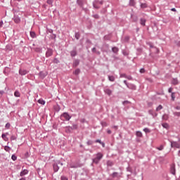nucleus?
I'll list each match as a JSON object with an SVG mask.
<instances>
[{
  "instance_id": "nucleus-1",
  "label": "nucleus",
  "mask_w": 180,
  "mask_h": 180,
  "mask_svg": "<svg viewBox=\"0 0 180 180\" xmlns=\"http://www.w3.org/2000/svg\"><path fill=\"white\" fill-rule=\"evenodd\" d=\"M29 72L25 69H20L19 74L20 75H26Z\"/></svg>"
},
{
  "instance_id": "nucleus-2",
  "label": "nucleus",
  "mask_w": 180,
  "mask_h": 180,
  "mask_svg": "<svg viewBox=\"0 0 180 180\" xmlns=\"http://www.w3.org/2000/svg\"><path fill=\"white\" fill-rule=\"evenodd\" d=\"M61 117H64V119H65V120H70V119H71V117H70V115H68V113L65 112L61 115Z\"/></svg>"
},
{
  "instance_id": "nucleus-3",
  "label": "nucleus",
  "mask_w": 180,
  "mask_h": 180,
  "mask_svg": "<svg viewBox=\"0 0 180 180\" xmlns=\"http://www.w3.org/2000/svg\"><path fill=\"white\" fill-rule=\"evenodd\" d=\"M29 174L28 169H24L20 173V176H25V175H27Z\"/></svg>"
},
{
  "instance_id": "nucleus-4",
  "label": "nucleus",
  "mask_w": 180,
  "mask_h": 180,
  "mask_svg": "<svg viewBox=\"0 0 180 180\" xmlns=\"http://www.w3.org/2000/svg\"><path fill=\"white\" fill-rule=\"evenodd\" d=\"M172 147H175L176 148H180V145L177 142L173 141L171 143Z\"/></svg>"
},
{
  "instance_id": "nucleus-5",
  "label": "nucleus",
  "mask_w": 180,
  "mask_h": 180,
  "mask_svg": "<svg viewBox=\"0 0 180 180\" xmlns=\"http://www.w3.org/2000/svg\"><path fill=\"white\" fill-rule=\"evenodd\" d=\"M170 172H171V174H172L173 175H175V165L173 164L171 165Z\"/></svg>"
},
{
  "instance_id": "nucleus-6",
  "label": "nucleus",
  "mask_w": 180,
  "mask_h": 180,
  "mask_svg": "<svg viewBox=\"0 0 180 180\" xmlns=\"http://www.w3.org/2000/svg\"><path fill=\"white\" fill-rule=\"evenodd\" d=\"M46 57H51V56H53V50L52 49H48V51L46 53Z\"/></svg>"
},
{
  "instance_id": "nucleus-7",
  "label": "nucleus",
  "mask_w": 180,
  "mask_h": 180,
  "mask_svg": "<svg viewBox=\"0 0 180 180\" xmlns=\"http://www.w3.org/2000/svg\"><path fill=\"white\" fill-rule=\"evenodd\" d=\"M58 169H60V168L58 167V165H57V164H54L53 165V171L55 172H57L58 171Z\"/></svg>"
},
{
  "instance_id": "nucleus-8",
  "label": "nucleus",
  "mask_w": 180,
  "mask_h": 180,
  "mask_svg": "<svg viewBox=\"0 0 180 180\" xmlns=\"http://www.w3.org/2000/svg\"><path fill=\"white\" fill-rule=\"evenodd\" d=\"M38 103H39L40 105H45L46 104V101H44V100L40 98L37 101Z\"/></svg>"
},
{
  "instance_id": "nucleus-9",
  "label": "nucleus",
  "mask_w": 180,
  "mask_h": 180,
  "mask_svg": "<svg viewBox=\"0 0 180 180\" xmlns=\"http://www.w3.org/2000/svg\"><path fill=\"white\" fill-rule=\"evenodd\" d=\"M1 137L4 140V141H8L9 140V139L8 137H6V134H3L1 135Z\"/></svg>"
},
{
  "instance_id": "nucleus-10",
  "label": "nucleus",
  "mask_w": 180,
  "mask_h": 180,
  "mask_svg": "<svg viewBox=\"0 0 180 180\" xmlns=\"http://www.w3.org/2000/svg\"><path fill=\"white\" fill-rule=\"evenodd\" d=\"M136 136L137 137H143V134L141 133V131H137L136 133Z\"/></svg>"
},
{
  "instance_id": "nucleus-11",
  "label": "nucleus",
  "mask_w": 180,
  "mask_h": 180,
  "mask_svg": "<svg viewBox=\"0 0 180 180\" xmlns=\"http://www.w3.org/2000/svg\"><path fill=\"white\" fill-rule=\"evenodd\" d=\"M127 88H129V89H136V86L134 84H128Z\"/></svg>"
},
{
  "instance_id": "nucleus-12",
  "label": "nucleus",
  "mask_w": 180,
  "mask_h": 180,
  "mask_svg": "<svg viewBox=\"0 0 180 180\" xmlns=\"http://www.w3.org/2000/svg\"><path fill=\"white\" fill-rule=\"evenodd\" d=\"M112 50L115 53L119 52V48H117L116 46L112 47Z\"/></svg>"
},
{
  "instance_id": "nucleus-13",
  "label": "nucleus",
  "mask_w": 180,
  "mask_h": 180,
  "mask_svg": "<svg viewBox=\"0 0 180 180\" xmlns=\"http://www.w3.org/2000/svg\"><path fill=\"white\" fill-rule=\"evenodd\" d=\"M102 157H103V155H102V153H98L96 158L99 160H102Z\"/></svg>"
},
{
  "instance_id": "nucleus-14",
  "label": "nucleus",
  "mask_w": 180,
  "mask_h": 180,
  "mask_svg": "<svg viewBox=\"0 0 180 180\" xmlns=\"http://www.w3.org/2000/svg\"><path fill=\"white\" fill-rule=\"evenodd\" d=\"M105 94H107V95H112V91L109 89H106L105 90Z\"/></svg>"
},
{
  "instance_id": "nucleus-15",
  "label": "nucleus",
  "mask_w": 180,
  "mask_h": 180,
  "mask_svg": "<svg viewBox=\"0 0 180 180\" xmlns=\"http://www.w3.org/2000/svg\"><path fill=\"white\" fill-rule=\"evenodd\" d=\"M129 5L130 6H134V5H136V1L134 0H130Z\"/></svg>"
},
{
  "instance_id": "nucleus-16",
  "label": "nucleus",
  "mask_w": 180,
  "mask_h": 180,
  "mask_svg": "<svg viewBox=\"0 0 180 180\" xmlns=\"http://www.w3.org/2000/svg\"><path fill=\"white\" fill-rule=\"evenodd\" d=\"M70 55L72 56V57H75V56H77V51H72L70 52Z\"/></svg>"
},
{
  "instance_id": "nucleus-17",
  "label": "nucleus",
  "mask_w": 180,
  "mask_h": 180,
  "mask_svg": "<svg viewBox=\"0 0 180 180\" xmlns=\"http://www.w3.org/2000/svg\"><path fill=\"white\" fill-rule=\"evenodd\" d=\"M14 96H15L16 98H19V96H20V93L18 91H15Z\"/></svg>"
},
{
  "instance_id": "nucleus-18",
  "label": "nucleus",
  "mask_w": 180,
  "mask_h": 180,
  "mask_svg": "<svg viewBox=\"0 0 180 180\" xmlns=\"http://www.w3.org/2000/svg\"><path fill=\"white\" fill-rule=\"evenodd\" d=\"M141 25L142 26H146V20L141 18Z\"/></svg>"
},
{
  "instance_id": "nucleus-19",
  "label": "nucleus",
  "mask_w": 180,
  "mask_h": 180,
  "mask_svg": "<svg viewBox=\"0 0 180 180\" xmlns=\"http://www.w3.org/2000/svg\"><path fill=\"white\" fill-rule=\"evenodd\" d=\"M162 126V127H164V129H168L169 127V126L167 123H163Z\"/></svg>"
},
{
  "instance_id": "nucleus-20",
  "label": "nucleus",
  "mask_w": 180,
  "mask_h": 180,
  "mask_svg": "<svg viewBox=\"0 0 180 180\" xmlns=\"http://www.w3.org/2000/svg\"><path fill=\"white\" fill-rule=\"evenodd\" d=\"M14 22H15V23H19V22H20V18H14Z\"/></svg>"
},
{
  "instance_id": "nucleus-21",
  "label": "nucleus",
  "mask_w": 180,
  "mask_h": 180,
  "mask_svg": "<svg viewBox=\"0 0 180 180\" xmlns=\"http://www.w3.org/2000/svg\"><path fill=\"white\" fill-rule=\"evenodd\" d=\"M30 36L32 37V39H34V37H36V33H34V32H31Z\"/></svg>"
},
{
  "instance_id": "nucleus-22",
  "label": "nucleus",
  "mask_w": 180,
  "mask_h": 180,
  "mask_svg": "<svg viewBox=\"0 0 180 180\" xmlns=\"http://www.w3.org/2000/svg\"><path fill=\"white\" fill-rule=\"evenodd\" d=\"M168 115L167 114H165L163 116H162V119L163 120H168Z\"/></svg>"
},
{
  "instance_id": "nucleus-23",
  "label": "nucleus",
  "mask_w": 180,
  "mask_h": 180,
  "mask_svg": "<svg viewBox=\"0 0 180 180\" xmlns=\"http://www.w3.org/2000/svg\"><path fill=\"white\" fill-rule=\"evenodd\" d=\"M108 79L110 81H111V82H113V81H115V77L113 76H109Z\"/></svg>"
},
{
  "instance_id": "nucleus-24",
  "label": "nucleus",
  "mask_w": 180,
  "mask_h": 180,
  "mask_svg": "<svg viewBox=\"0 0 180 180\" xmlns=\"http://www.w3.org/2000/svg\"><path fill=\"white\" fill-rule=\"evenodd\" d=\"M34 51H37V53H41V48H35Z\"/></svg>"
},
{
  "instance_id": "nucleus-25",
  "label": "nucleus",
  "mask_w": 180,
  "mask_h": 180,
  "mask_svg": "<svg viewBox=\"0 0 180 180\" xmlns=\"http://www.w3.org/2000/svg\"><path fill=\"white\" fill-rule=\"evenodd\" d=\"M157 150H159V151H162V150H164V146L161 145L160 147L157 148Z\"/></svg>"
},
{
  "instance_id": "nucleus-26",
  "label": "nucleus",
  "mask_w": 180,
  "mask_h": 180,
  "mask_svg": "<svg viewBox=\"0 0 180 180\" xmlns=\"http://www.w3.org/2000/svg\"><path fill=\"white\" fill-rule=\"evenodd\" d=\"M80 70L79 69H77L75 72H74V75H78V74H79Z\"/></svg>"
},
{
  "instance_id": "nucleus-27",
  "label": "nucleus",
  "mask_w": 180,
  "mask_h": 180,
  "mask_svg": "<svg viewBox=\"0 0 180 180\" xmlns=\"http://www.w3.org/2000/svg\"><path fill=\"white\" fill-rule=\"evenodd\" d=\"M141 8H142L143 9H144L145 8H147V4H141Z\"/></svg>"
},
{
  "instance_id": "nucleus-28",
  "label": "nucleus",
  "mask_w": 180,
  "mask_h": 180,
  "mask_svg": "<svg viewBox=\"0 0 180 180\" xmlns=\"http://www.w3.org/2000/svg\"><path fill=\"white\" fill-rule=\"evenodd\" d=\"M5 151H11V147L9 146H5L4 147Z\"/></svg>"
},
{
  "instance_id": "nucleus-29",
  "label": "nucleus",
  "mask_w": 180,
  "mask_h": 180,
  "mask_svg": "<svg viewBox=\"0 0 180 180\" xmlns=\"http://www.w3.org/2000/svg\"><path fill=\"white\" fill-rule=\"evenodd\" d=\"M39 75L41 78H44V77H46V75H47L46 74H44L42 72H41L39 73Z\"/></svg>"
},
{
  "instance_id": "nucleus-30",
  "label": "nucleus",
  "mask_w": 180,
  "mask_h": 180,
  "mask_svg": "<svg viewBox=\"0 0 180 180\" xmlns=\"http://www.w3.org/2000/svg\"><path fill=\"white\" fill-rule=\"evenodd\" d=\"M161 109H162V105H160L157 108H156V110L157 112L161 110Z\"/></svg>"
},
{
  "instance_id": "nucleus-31",
  "label": "nucleus",
  "mask_w": 180,
  "mask_h": 180,
  "mask_svg": "<svg viewBox=\"0 0 180 180\" xmlns=\"http://www.w3.org/2000/svg\"><path fill=\"white\" fill-rule=\"evenodd\" d=\"M46 2L49 5H53V0H47Z\"/></svg>"
},
{
  "instance_id": "nucleus-32",
  "label": "nucleus",
  "mask_w": 180,
  "mask_h": 180,
  "mask_svg": "<svg viewBox=\"0 0 180 180\" xmlns=\"http://www.w3.org/2000/svg\"><path fill=\"white\" fill-rule=\"evenodd\" d=\"M120 78H127V75H126V74H121Z\"/></svg>"
},
{
  "instance_id": "nucleus-33",
  "label": "nucleus",
  "mask_w": 180,
  "mask_h": 180,
  "mask_svg": "<svg viewBox=\"0 0 180 180\" xmlns=\"http://www.w3.org/2000/svg\"><path fill=\"white\" fill-rule=\"evenodd\" d=\"M172 100L175 101V93H172Z\"/></svg>"
},
{
  "instance_id": "nucleus-34",
  "label": "nucleus",
  "mask_w": 180,
  "mask_h": 180,
  "mask_svg": "<svg viewBox=\"0 0 180 180\" xmlns=\"http://www.w3.org/2000/svg\"><path fill=\"white\" fill-rule=\"evenodd\" d=\"M99 159H97L96 158L94 159V162H95V164H98V162H99Z\"/></svg>"
},
{
  "instance_id": "nucleus-35",
  "label": "nucleus",
  "mask_w": 180,
  "mask_h": 180,
  "mask_svg": "<svg viewBox=\"0 0 180 180\" xmlns=\"http://www.w3.org/2000/svg\"><path fill=\"white\" fill-rule=\"evenodd\" d=\"M143 131H145V133H150V129L148 128H145L143 129Z\"/></svg>"
},
{
  "instance_id": "nucleus-36",
  "label": "nucleus",
  "mask_w": 180,
  "mask_h": 180,
  "mask_svg": "<svg viewBox=\"0 0 180 180\" xmlns=\"http://www.w3.org/2000/svg\"><path fill=\"white\" fill-rule=\"evenodd\" d=\"M172 83L174 84V85H177L178 84V79H174Z\"/></svg>"
},
{
  "instance_id": "nucleus-37",
  "label": "nucleus",
  "mask_w": 180,
  "mask_h": 180,
  "mask_svg": "<svg viewBox=\"0 0 180 180\" xmlns=\"http://www.w3.org/2000/svg\"><path fill=\"white\" fill-rule=\"evenodd\" d=\"M101 124L103 127H106L108 126V123L103 122H101Z\"/></svg>"
},
{
  "instance_id": "nucleus-38",
  "label": "nucleus",
  "mask_w": 180,
  "mask_h": 180,
  "mask_svg": "<svg viewBox=\"0 0 180 180\" xmlns=\"http://www.w3.org/2000/svg\"><path fill=\"white\" fill-rule=\"evenodd\" d=\"M11 158H12L13 161H16L17 158H16V156L15 155H13L11 156Z\"/></svg>"
},
{
  "instance_id": "nucleus-39",
  "label": "nucleus",
  "mask_w": 180,
  "mask_h": 180,
  "mask_svg": "<svg viewBox=\"0 0 180 180\" xmlns=\"http://www.w3.org/2000/svg\"><path fill=\"white\" fill-rule=\"evenodd\" d=\"M75 38L77 39V40H78L79 39V33L75 34Z\"/></svg>"
},
{
  "instance_id": "nucleus-40",
  "label": "nucleus",
  "mask_w": 180,
  "mask_h": 180,
  "mask_svg": "<svg viewBox=\"0 0 180 180\" xmlns=\"http://www.w3.org/2000/svg\"><path fill=\"white\" fill-rule=\"evenodd\" d=\"M140 72H141V74H144L146 72V70H144V68H141L140 70Z\"/></svg>"
},
{
  "instance_id": "nucleus-41",
  "label": "nucleus",
  "mask_w": 180,
  "mask_h": 180,
  "mask_svg": "<svg viewBox=\"0 0 180 180\" xmlns=\"http://www.w3.org/2000/svg\"><path fill=\"white\" fill-rule=\"evenodd\" d=\"M174 116H180V112H174Z\"/></svg>"
},
{
  "instance_id": "nucleus-42",
  "label": "nucleus",
  "mask_w": 180,
  "mask_h": 180,
  "mask_svg": "<svg viewBox=\"0 0 180 180\" xmlns=\"http://www.w3.org/2000/svg\"><path fill=\"white\" fill-rule=\"evenodd\" d=\"M112 176H113V178H116V176H117V172H114L112 174Z\"/></svg>"
},
{
  "instance_id": "nucleus-43",
  "label": "nucleus",
  "mask_w": 180,
  "mask_h": 180,
  "mask_svg": "<svg viewBox=\"0 0 180 180\" xmlns=\"http://www.w3.org/2000/svg\"><path fill=\"white\" fill-rule=\"evenodd\" d=\"M9 127H11V124L7 123V124H6V129H9Z\"/></svg>"
},
{
  "instance_id": "nucleus-44",
  "label": "nucleus",
  "mask_w": 180,
  "mask_h": 180,
  "mask_svg": "<svg viewBox=\"0 0 180 180\" xmlns=\"http://www.w3.org/2000/svg\"><path fill=\"white\" fill-rule=\"evenodd\" d=\"M93 16H94V18H95V19L99 18V15L98 14L94 15Z\"/></svg>"
},
{
  "instance_id": "nucleus-45",
  "label": "nucleus",
  "mask_w": 180,
  "mask_h": 180,
  "mask_svg": "<svg viewBox=\"0 0 180 180\" xmlns=\"http://www.w3.org/2000/svg\"><path fill=\"white\" fill-rule=\"evenodd\" d=\"M16 139V136H11V140H15Z\"/></svg>"
},
{
  "instance_id": "nucleus-46",
  "label": "nucleus",
  "mask_w": 180,
  "mask_h": 180,
  "mask_svg": "<svg viewBox=\"0 0 180 180\" xmlns=\"http://www.w3.org/2000/svg\"><path fill=\"white\" fill-rule=\"evenodd\" d=\"M61 180H68V179L65 176H61Z\"/></svg>"
},
{
  "instance_id": "nucleus-47",
  "label": "nucleus",
  "mask_w": 180,
  "mask_h": 180,
  "mask_svg": "<svg viewBox=\"0 0 180 180\" xmlns=\"http://www.w3.org/2000/svg\"><path fill=\"white\" fill-rule=\"evenodd\" d=\"M96 143H99L100 144H102V142H101V140H99V139H97V140L96 141Z\"/></svg>"
},
{
  "instance_id": "nucleus-48",
  "label": "nucleus",
  "mask_w": 180,
  "mask_h": 180,
  "mask_svg": "<svg viewBox=\"0 0 180 180\" xmlns=\"http://www.w3.org/2000/svg\"><path fill=\"white\" fill-rule=\"evenodd\" d=\"M107 133L108 134H112V131H110V129H108Z\"/></svg>"
},
{
  "instance_id": "nucleus-49",
  "label": "nucleus",
  "mask_w": 180,
  "mask_h": 180,
  "mask_svg": "<svg viewBox=\"0 0 180 180\" xmlns=\"http://www.w3.org/2000/svg\"><path fill=\"white\" fill-rule=\"evenodd\" d=\"M124 56H129V53L126 51H123Z\"/></svg>"
},
{
  "instance_id": "nucleus-50",
  "label": "nucleus",
  "mask_w": 180,
  "mask_h": 180,
  "mask_svg": "<svg viewBox=\"0 0 180 180\" xmlns=\"http://www.w3.org/2000/svg\"><path fill=\"white\" fill-rule=\"evenodd\" d=\"M172 12H176V9L175 8H173L171 9Z\"/></svg>"
},
{
  "instance_id": "nucleus-51",
  "label": "nucleus",
  "mask_w": 180,
  "mask_h": 180,
  "mask_svg": "<svg viewBox=\"0 0 180 180\" xmlns=\"http://www.w3.org/2000/svg\"><path fill=\"white\" fill-rule=\"evenodd\" d=\"M168 91L169 92V94H171V92H172V88L170 87V88L169 89Z\"/></svg>"
},
{
  "instance_id": "nucleus-52",
  "label": "nucleus",
  "mask_w": 180,
  "mask_h": 180,
  "mask_svg": "<svg viewBox=\"0 0 180 180\" xmlns=\"http://www.w3.org/2000/svg\"><path fill=\"white\" fill-rule=\"evenodd\" d=\"M92 51H93L94 53H95V52L96 51V48H93V49H92Z\"/></svg>"
},
{
  "instance_id": "nucleus-53",
  "label": "nucleus",
  "mask_w": 180,
  "mask_h": 180,
  "mask_svg": "<svg viewBox=\"0 0 180 180\" xmlns=\"http://www.w3.org/2000/svg\"><path fill=\"white\" fill-rule=\"evenodd\" d=\"M4 25V22H0V27H2V25Z\"/></svg>"
},
{
  "instance_id": "nucleus-54",
  "label": "nucleus",
  "mask_w": 180,
  "mask_h": 180,
  "mask_svg": "<svg viewBox=\"0 0 180 180\" xmlns=\"http://www.w3.org/2000/svg\"><path fill=\"white\" fill-rule=\"evenodd\" d=\"M124 84H125V85H127H127H129V84H127V81H126V80L124 81Z\"/></svg>"
},
{
  "instance_id": "nucleus-55",
  "label": "nucleus",
  "mask_w": 180,
  "mask_h": 180,
  "mask_svg": "<svg viewBox=\"0 0 180 180\" xmlns=\"http://www.w3.org/2000/svg\"><path fill=\"white\" fill-rule=\"evenodd\" d=\"M126 78H127V79H131V77H130V76H127V77Z\"/></svg>"
},
{
  "instance_id": "nucleus-56",
  "label": "nucleus",
  "mask_w": 180,
  "mask_h": 180,
  "mask_svg": "<svg viewBox=\"0 0 180 180\" xmlns=\"http://www.w3.org/2000/svg\"><path fill=\"white\" fill-rule=\"evenodd\" d=\"M176 109H177V110H180V107L177 106V107H176Z\"/></svg>"
},
{
  "instance_id": "nucleus-57",
  "label": "nucleus",
  "mask_w": 180,
  "mask_h": 180,
  "mask_svg": "<svg viewBox=\"0 0 180 180\" xmlns=\"http://www.w3.org/2000/svg\"><path fill=\"white\" fill-rule=\"evenodd\" d=\"M113 129H115V130H117V126H114Z\"/></svg>"
},
{
  "instance_id": "nucleus-58",
  "label": "nucleus",
  "mask_w": 180,
  "mask_h": 180,
  "mask_svg": "<svg viewBox=\"0 0 180 180\" xmlns=\"http://www.w3.org/2000/svg\"><path fill=\"white\" fill-rule=\"evenodd\" d=\"M77 4H81V0H77Z\"/></svg>"
},
{
  "instance_id": "nucleus-59",
  "label": "nucleus",
  "mask_w": 180,
  "mask_h": 180,
  "mask_svg": "<svg viewBox=\"0 0 180 180\" xmlns=\"http://www.w3.org/2000/svg\"><path fill=\"white\" fill-rule=\"evenodd\" d=\"M73 128H74V129H77V125H74V126H73Z\"/></svg>"
},
{
  "instance_id": "nucleus-60",
  "label": "nucleus",
  "mask_w": 180,
  "mask_h": 180,
  "mask_svg": "<svg viewBox=\"0 0 180 180\" xmlns=\"http://www.w3.org/2000/svg\"><path fill=\"white\" fill-rule=\"evenodd\" d=\"M103 147H105V143H101Z\"/></svg>"
},
{
  "instance_id": "nucleus-61",
  "label": "nucleus",
  "mask_w": 180,
  "mask_h": 180,
  "mask_svg": "<svg viewBox=\"0 0 180 180\" xmlns=\"http://www.w3.org/2000/svg\"><path fill=\"white\" fill-rule=\"evenodd\" d=\"M157 50V52L159 53L160 52V50L158 49H156Z\"/></svg>"
},
{
  "instance_id": "nucleus-62",
  "label": "nucleus",
  "mask_w": 180,
  "mask_h": 180,
  "mask_svg": "<svg viewBox=\"0 0 180 180\" xmlns=\"http://www.w3.org/2000/svg\"><path fill=\"white\" fill-rule=\"evenodd\" d=\"M129 103V101H124V103Z\"/></svg>"
},
{
  "instance_id": "nucleus-63",
  "label": "nucleus",
  "mask_w": 180,
  "mask_h": 180,
  "mask_svg": "<svg viewBox=\"0 0 180 180\" xmlns=\"http://www.w3.org/2000/svg\"><path fill=\"white\" fill-rule=\"evenodd\" d=\"M127 40H129V37H127Z\"/></svg>"
},
{
  "instance_id": "nucleus-64",
  "label": "nucleus",
  "mask_w": 180,
  "mask_h": 180,
  "mask_svg": "<svg viewBox=\"0 0 180 180\" xmlns=\"http://www.w3.org/2000/svg\"><path fill=\"white\" fill-rule=\"evenodd\" d=\"M179 154H180V150L179 151Z\"/></svg>"
}]
</instances>
